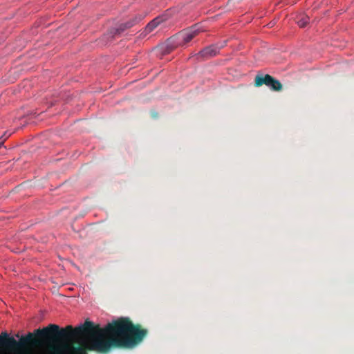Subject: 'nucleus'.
<instances>
[{
  "label": "nucleus",
  "mask_w": 354,
  "mask_h": 354,
  "mask_svg": "<svg viewBox=\"0 0 354 354\" xmlns=\"http://www.w3.org/2000/svg\"><path fill=\"white\" fill-rule=\"evenodd\" d=\"M202 31L201 26L194 25L169 37L157 48V50L160 55L169 54L176 48L185 46Z\"/></svg>",
  "instance_id": "nucleus-1"
},
{
  "label": "nucleus",
  "mask_w": 354,
  "mask_h": 354,
  "mask_svg": "<svg viewBox=\"0 0 354 354\" xmlns=\"http://www.w3.org/2000/svg\"><path fill=\"white\" fill-rule=\"evenodd\" d=\"M17 347H19V340H16L7 331L0 333V351H9Z\"/></svg>",
  "instance_id": "nucleus-2"
},
{
  "label": "nucleus",
  "mask_w": 354,
  "mask_h": 354,
  "mask_svg": "<svg viewBox=\"0 0 354 354\" xmlns=\"http://www.w3.org/2000/svg\"><path fill=\"white\" fill-rule=\"evenodd\" d=\"M226 44V41H223L220 46L211 45L202 49L198 53L196 54L197 59H207L212 57L216 56L220 49L223 48Z\"/></svg>",
  "instance_id": "nucleus-3"
},
{
  "label": "nucleus",
  "mask_w": 354,
  "mask_h": 354,
  "mask_svg": "<svg viewBox=\"0 0 354 354\" xmlns=\"http://www.w3.org/2000/svg\"><path fill=\"white\" fill-rule=\"evenodd\" d=\"M132 26V23L128 21L120 24L118 28H111L108 30L107 33L104 35L103 37L113 39L116 36L121 35L124 30L131 28Z\"/></svg>",
  "instance_id": "nucleus-4"
},
{
  "label": "nucleus",
  "mask_w": 354,
  "mask_h": 354,
  "mask_svg": "<svg viewBox=\"0 0 354 354\" xmlns=\"http://www.w3.org/2000/svg\"><path fill=\"white\" fill-rule=\"evenodd\" d=\"M148 334V330L134 324V347L140 344Z\"/></svg>",
  "instance_id": "nucleus-5"
},
{
  "label": "nucleus",
  "mask_w": 354,
  "mask_h": 354,
  "mask_svg": "<svg viewBox=\"0 0 354 354\" xmlns=\"http://www.w3.org/2000/svg\"><path fill=\"white\" fill-rule=\"evenodd\" d=\"M272 77H273L272 76H271L268 74H266L264 76L257 75L255 77L254 85L257 87L261 86L263 84H265L267 86H269L270 83H271Z\"/></svg>",
  "instance_id": "nucleus-6"
},
{
  "label": "nucleus",
  "mask_w": 354,
  "mask_h": 354,
  "mask_svg": "<svg viewBox=\"0 0 354 354\" xmlns=\"http://www.w3.org/2000/svg\"><path fill=\"white\" fill-rule=\"evenodd\" d=\"M163 21L162 17H156L151 21L145 27L146 30L150 33L153 31L158 26H159Z\"/></svg>",
  "instance_id": "nucleus-7"
},
{
  "label": "nucleus",
  "mask_w": 354,
  "mask_h": 354,
  "mask_svg": "<svg viewBox=\"0 0 354 354\" xmlns=\"http://www.w3.org/2000/svg\"><path fill=\"white\" fill-rule=\"evenodd\" d=\"M296 22L299 27L304 28L309 23V17L305 14H300L297 16Z\"/></svg>",
  "instance_id": "nucleus-8"
},
{
  "label": "nucleus",
  "mask_w": 354,
  "mask_h": 354,
  "mask_svg": "<svg viewBox=\"0 0 354 354\" xmlns=\"http://www.w3.org/2000/svg\"><path fill=\"white\" fill-rule=\"evenodd\" d=\"M268 87H270L272 91H280L282 89L283 86L279 80L272 77L271 83H270Z\"/></svg>",
  "instance_id": "nucleus-9"
},
{
  "label": "nucleus",
  "mask_w": 354,
  "mask_h": 354,
  "mask_svg": "<svg viewBox=\"0 0 354 354\" xmlns=\"http://www.w3.org/2000/svg\"><path fill=\"white\" fill-rule=\"evenodd\" d=\"M149 34V32L146 28H145L143 30H141L138 32V35L136 36V39H134V42H138L139 41H141L144 39Z\"/></svg>",
  "instance_id": "nucleus-10"
},
{
  "label": "nucleus",
  "mask_w": 354,
  "mask_h": 354,
  "mask_svg": "<svg viewBox=\"0 0 354 354\" xmlns=\"http://www.w3.org/2000/svg\"><path fill=\"white\" fill-rule=\"evenodd\" d=\"M146 15H147L146 12H145V13H143L142 15H140L139 17H138V20H141L142 19H143L146 16Z\"/></svg>",
  "instance_id": "nucleus-11"
},
{
  "label": "nucleus",
  "mask_w": 354,
  "mask_h": 354,
  "mask_svg": "<svg viewBox=\"0 0 354 354\" xmlns=\"http://www.w3.org/2000/svg\"><path fill=\"white\" fill-rule=\"evenodd\" d=\"M10 135H11V133H9V134H8V135H7V131H6V132L4 133V134H3V136L1 138H3V137H4V136H5V137H6L5 138H6V139H7V138L10 136Z\"/></svg>",
  "instance_id": "nucleus-12"
},
{
  "label": "nucleus",
  "mask_w": 354,
  "mask_h": 354,
  "mask_svg": "<svg viewBox=\"0 0 354 354\" xmlns=\"http://www.w3.org/2000/svg\"><path fill=\"white\" fill-rule=\"evenodd\" d=\"M151 115L153 117V118H156L158 116V113H155V112H151Z\"/></svg>",
  "instance_id": "nucleus-13"
},
{
  "label": "nucleus",
  "mask_w": 354,
  "mask_h": 354,
  "mask_svg": "<svg viewBox=\"0 0 354 354\" xmlns=\"http://www.w3.org/2000/svg\"><path fill=\"white\" fill-rule=\"evenodd\" d=\"M5 140H6V138H4L2 141H0V147L3 145Z\"/></svg>",
  "instance_id": "nucleus-14"
}]
</instances>
